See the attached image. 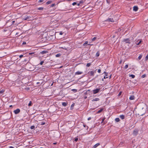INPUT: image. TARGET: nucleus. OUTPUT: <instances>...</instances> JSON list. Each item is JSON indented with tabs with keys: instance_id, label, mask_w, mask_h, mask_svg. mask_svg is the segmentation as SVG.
<instances>
[{
	"instance_id": "obj_6",
	"label": "nucleus",
	"mask_w": 148,
	"mask_h": 148,
	"mask_svg": "<svg viewBox=\"0 0 148 148\" xmlns=\"http://www.w3.org/2000/svg\"><path fill=\"white\" fill-rule=\"evenodd\" d=\"M106 21L111 22H114V20L113 19V18H109L107 20H106Z\"/></svg>"
},
{
	"instance_id": "obj_23",
	"label": "nucleus",
	"mask_w": 148,
	"mask_h": 148,
	"mask_svg": "<svg viewBox=\"0 0 148 148\" xmlns=\"http://www.w3.org/2000/svg\"><path fill=\"white\" fill-rule=\"evenodd\" d=\"M99 55V52H97L96 54V56L98 57Z\"/></svg>"
},
{
	"instance_id": "obj_12",
	"label": "nucleus",
	"mask_w": 148,
	"mask_h": 148,
	"mask_svg": "<svg viewBox=\"0 0 148 148\" xmlns=\"http://www.w3.org/2000/svg\"><path fill=\"white\" fill-rule=\"evenodd\" d=\"M96 73V71H91L90 72V74L91 76H93L94 74Z\"/></svg>"
},
{
	"instance_id": "obj_29",
	"label": "nucleus",
	"mask_w": 148,
	"mask_h": 148,
	"mask_svg": "<svg viewBox=\"0 0 148 148\" xmlns=\"http://www.w3.org/2000/svg\"><path fill=\"white\" fill-rule=\"evenodd\" d=\"M38 9L39 10H42L43 9V8L42 7L39 8H38Z\"/></svg>"
},
{
	"instance_id": "obj_21",
	"label": "nucleus",
	"mask_w": 148,
	"mask_h": 148,
	"mask_svg": "<svg viewBox=\"0 0 148 148\" xmlns=\"http://www.w3.org/2000/svg\"><path fill=\"white\" fill-rule=\"evenodd\" d=\"M61 56V54L60 53L57 54L56 55V57H60Z\"/></svg>"
},
{
	"instance_id": "obj_33",
	"label": "nucleus",
	"mask_w": 148,
	"mask_h": 148,
	"mask_svg": "<svg viewBox=\"0 0 148 148\" xmlns=\"http://www.w3.org/2000/svg\"><path fill=\"white\" fill-rule=\"evenodd\" d=\"M89 91H90V90H88L87 91H86V92L85 93H84L85 95H86L87 94V93H88V92H89Z\"/></svg>"
},
{
	"instance_id": "obj_48",
	"label": "nucleus",
	"mask_w": 148,
	"mask_h": 148,
	"mask_svg": "<svg viewBox=\"0 0 148 148\" xmlns=\"http://www.w3.org/2000/svg\"><path fill=\"white\" fill-rule=\"evenodd\" d=\"M23 56V55H21L19 57L21 58H22Z\"/></svg>"
},
{
	"instance_id": "obj_52",
	"label": "nucleus",
	"mask_w": 148,
	"mask_h": 148,
	"mask_svg": "<svg viewBox=\"0 0 148 148\" xmlns=\"http://www.w3.org/2000/svg\"><path fill=\"white\" fill-rule=\"evenodd\" d=\"M91 119V117H89L88 119V120H90V119Z\"/></svg>"
},
{
	"instance_id": "obj_16",
	"label": "nucleus",
	"mask_w": 148,
	"mask_h": 148,
	"mask_svg": "<svg viewBox=\"0 0 148 148\" xmlns=\"http://www.w3.org/2000/svg\"><path fill=\"white\" fill-rule=\"evenodd\" d=\"M103 110V108L99 110L97 112V113H99L101 112Z\"/></svg>"
},
{
	"instance_id": "obj_8",
	"label": "nucleus",
	"mask_w": 148,
	"mask_h": 148,
	"mask_svg": "<svg viewBox=\"0 0 148 148\" xmlns=\"http://www.w3.org/2000/svg\"><path fill=\"white\" fill-rule=\"evenodd\" d=\"M83 72H82L78 71L75 73V75H79L81 74Z\"/></svg>"
},
{
	"instance_id": "obj_57",
	"label": "nucleus",
	"mask_w": 148,
	"mask_h": 148,
	"mask_svg": "<svg viewBox=\"0 0 148 148\" xmlns=\"http://www.w3.org/2000/svg\"><path fill=\"white\" fill-rule=\"evenodd\" d=\"M64 47V48H63V47H62V48H63V49H66V50L67 49H66V48H65V47Z\"/></svg>"
},
{
	"instance_id": "obj_32",
	"label": "nucleus",
	"mask_w": 148,
	"mask_h": 148,
	"mask_svg": "<svg viewBox=\"0 0 148 148\" xmlns=\"http://www.w3.org/2000/svg\"><path fill=\"white\" fill-rule=\"evenodd\" d=\"M146 76V75L145 74H144V75H143L142 76H141V77L142 78H144Z\"/></svg>"
},
{
	"instance_id": "obj_54",
	"label": "nucleus",
	"mask_w": 148,
	"mask_h": 148,
	"mask_svg": "<svg viewBox=\"0 0 148 148\" xmlns=\"http://www.w3.org/2000/svg\"><path fill=\"white\" fill-rule=\"evenodd\" d=\"M141 41H140L137 44V45H139L141 42Z\"/></svg>"
},
{
	"instance_id": "obj_5",
	"label": "nucleus",
	"mask_w": 148,
	"mask_h": 148,
	"mask_svg": "<svg viewBox=\"0 0 148 148\" xmlns=\"http://www.w3.org/2000/svg\"><path fill=\"white\" fill-rule=\"evenodd\" d=\"M22 18L23 20H25L29 19L30 17H29L28 16L26 15L25 17H23V16H22Z\"/></svg>"
},
{
	"instance_id": "obj_40",
	"label": "nucleus",
	"mask_w": 148,
	"mask_h": 148,
	"mask_svg": "<svg viewBox=\"0 0 148 148\" xmlns=\"http://www.w3.org/2000/svg\"><path fill=\"white\" fill-rule=\"evenodd\" d=\"M121 93H122V92H119V94H118V96H120V95H121Z\"/></svg>"
},
{
	"instance_id": "obj_61",
	"label": "nucleus",
	"mask_w": 148,
	"mask_h": 148,
	"mask_svg": "<svg viewBox=\"0 0 148 148\" xmlns=\"http://www.w3.org/2000/svg\"><path fill=\"white\" fill-rule=\"evenodd\" d=\"M83 126H84V127H86V125H83Z\"/></svg>"
},
{
	"instance_id": "obj_60",
	"label": "nucleus",
	"mask_w": 148,
	"mask_h": 148,
	"mask_svg": "<svg viewBox=\"0 0 148 148\" xmlns=\"http://www.w3.org/2000/svg\"><path fill=\"white\" fill-rule=\"evenodd\" d=\"M56 144H57V143H53V144H54V145H56Z\"/></svg>"
},
{
	"instance_id": "obj_3",
	"label": "nucleus",
	"mask_w": 148,
	"mask_h": 148,
	"mask_svg": "<svg viewBox=\"0 0 148 148\" xmlns=\"http://www.w3.org/2000/svg\"><path fill=\"white\" fill-rule=\"evenodd\" d=\"M99 90H100L99 88L97 89H96L94 90H93V93L94 94H96V93H98L99 91Z\"/></svg>"
},
{
	"instance_id": "obj_44",
	"label": "nucleus",
	"mask_w": 148,
	"mask_h": 148,
	"mask_svg": "<svg viewBox=\"0 0 148 148\" xmlns=\"http://www.w3.org/2000/svg\"><path fill=\"white\" fill-rule=\"evenodd\" d=\"M101 70L100 69H98V72L99 73H100L101 72Z\"/></svg>"
},
{
	"instance_id": "obj_46",
	"label": "nucleus",
	"mask_w": 148,
	"mask_h": 148,
	"mask_svg": "<svg viewBox=\"0 0 148 148\" xmlns=\"http://www.w3.org/2000/svg\"><path fill=\"white\" fill-rule=\"evenodd\" d=\"M73 91H76L77 90L75 89H73L72 90Z\"/></svg>"
},
{
	"instance_id": "obj_28",
	"label": "nucleus",
	"mask_w": 148,
	"mask_h": 148,
	"mask_svg": "<svg viewBox=\"0 0 148 148\" xmlns=\"http://www.w3.org/2000/svg\"><path fill=\"white\" fill-rule=\"evenodd\" d=\"M34 128H35V126L34 125L30 127V128L32 129H34Z\"/></svg>"
},
{
	"instance_id": "obj_4",
	"label": "nucleus",
	"mask_w": 148,
	"mask_h": 148,
	"mask_svg": "<svg viewBox=\"0 0 148 148\" xmlns=\"http://www.w3.org/2000/svg\"><path fill=\"white\" fill-rule=\"evenodd\" d=\"M14 112L15 114H18L20 112V110L19 109H17L16 110H14Z\"/></svg>"
},
{
	"instance_id": "obj_15",
	"label": "nucleus",
	"mask_w": 148,
	"mask_h": 148,
	"mask_svg": "<svg viewBox=\"0 0 148 148\" xmlns=\"http://www.w3.org/2000/svg\"><path fill=\"white\" fill-rule=\"evenodd\" d=\"M120 118H121L122 119H124L125 116L124 115H120L119 116Z\"/></svg>"
},
{
	"instance_id": "obj_47",
	"label": "nucleus",
	"mask_w": 148,
	"mask_h": 148,
	"mask_svg": "<svg viewBox=\"0 0 148 148\" xmlns=\"http://www.w3.org/2000/svg\"><path fill=\"white\" fill-rule=\"evenodd\" d=\"M104 73L105 74V75L106 76H107V74H108L107 73H106V72H104Z\"/></svg>"
},
{
	"instance_id": "obj_37",
	"label": "nucleus",
	"mask_w": 148,
	"mask_h": 148,
	"mask_svg": "<svg viewBox=\"0 0 148 148\" xmlns=\"http://www.w3.org/2000/svg\"><path fill=\"white\" fill-rule=\"evenodd\" d=\"M45 124V123L41 122L40 125H43Z\"/></svg>"
},
{
	"instance_id": "obj_62",
	"label": "nucleus",
	"mask_w": 148,
	"mask_h": 148,
	"mask_svg": "<svg viewBox=\"0 0 148 148\" xmlns=\"http://www.w3.org/2000/svg\"><path fill=\"white\" fill-rule=\"evenodd\" d=\"M15 22V21H12V24H14V23Z\"/></svg>"
},
{
	"instance_id": "obj_55",
	"label": "nucleus",
	"mask_w": 148,
	"mask_h": 148,
	"mask_svg": "<svg viewBox=\"0 0 148 148\" xmlns=\"http://www.w3.org/2000/svg\"><path fill=\"white\" fill-rule=\"evenodd\" d=\"M108 78V77H106L105 76L104 77V78L105 79L106 78Z\"/></svg>"
},
{
	"instance_id": "obj_11",
	"label": "nucleus",
	"mask_w": 148,
	"mask_h": 148,
	"mask_svg": "<svg viewBox=\"0 0 148 148\" xmlns=\"http://www.w3.org/2000/svg\"><path fill=\"white\" fill-rule=\"evenodd\" d=\"M100 144L99 143H97L96 144H95L94 145L92 148H96Z\"/></svg>"
},
{
	"instance_id": "obj_63",
	"label": "nucleus",
	"mask_w": 148,
	"mask_h": 148,
	"mask_svg": "<svg viewBox=\"0 0 148 148\" xmlns=\"http://www.w3.org/2000/svg\"><path fill=\"white\" fill-rule=\"evenodd\" d=\"M88 45H90L91 46V45H93V44H88Z\"/></svg>"
},
{
	"instance_id": "obj_50",
	"label": "nucleus",
	"mask_w": 148,
	"mask_h": 148,
	"mask_svg": "<svg viewBox=\"0 0 148 148\" xmlns=\"http://www.w3.org/2000/svg\"><path fill=\"white\" fill-rule=\"evenodd\" d=\"M26 44V42H23V44H22L23 45H25Z\"/></svg>"
},
{
	"instance_id": "obj_35",
	"label": "nucleus",
	"mask_w": 148,
	"mask_h": 148,
	"mask_svg": "<svg viewBox=\"0 0 148 148\" xmlns=\"http://www.w3.org/2000/svg\"><path fill=\"white\" fill-rule=\"evenodd\" d=\"M4 90H2L0 91V93L1 94L3 93L4 92Z\"/></svg>"
},
{
	"instance_id": "obj_51",
	"label": "nucleus",
	"mask_w": 148,
	"mask_h": 148,
	"mask_svg": "<svg viewBox=\"0 0 148 148\" xmlns=\"http://www.w3.org/2000/svg\"><path fill=\"white\" fill-rule=\"evenodd\" d=\"M34 53H29V54L30 55L32 54H33Z\"/></svg>"
},
{
	"instance_id": "obj_59",
	"label": "nucleus",
	"mask_w": 148,
	"mask_h": 148,
	"mask_svg": "<svg viewBox=\"0 0 148 148\" xmlns=\"http://www.w3.org/2000/svg\"><path fill=\"white\" fill-rule=\"evenodd\" d=\"M121 29H118V32H119V31H121Z\"/></svg>"
},
{
	"instance_id": "obj_34",
	"label": "nucleus",
	"mask_w": 148,
	"mask_h": 148,
	"mask_svg": "<svg viewBox=\"0 0 148 148\" xmlns=\"http://www.w3.org/2000/svg\"><path fill=\"white\" fill-rule=\"evenodd\" d=\"M128 67V65L127 64V65H126L125 66V69H127Z\"/></svg>"
},
{
	"instance_id": "obj_56",
	"label": "nucleus",
	"mask_w": 148,
	"mask_h": 148,
	"mask_svg": "<svg viewBox=\"0 0 148 148\" xmlns=\"http://www.w3.org/2000/svg\"><path fill=\"white\" fill-rule=\"evenodd\" d=\"M9 148H14V147L12 146H10Z\"/></svg>"
},
{
	"instance_id": "obj_14",
	"label": "nucleus",
	"mask_w": 148,
	"mask_h": 148,
	"mask_svg": "<svg viewBox=\"0 0 148 148\" xmlns=\"http://www.w3.org/2000/svg\"><path fill=\"white\" fill-rule=\"evenodd\" d=\"M99 100V99L98 98H96L95 99H93L92 101H97Z\"/></svg>"
},
{
	"instance_id": "obj_18",
	"label": "nucleus",
	"mask_w": 148,
	"mask_h": 148,
	"mask_svg": "<svg viewBox=\"0 0 148 148\" xmlns=\"http://www.w3.org/2000/svg\"><path fill=\"white\" fill-rule=\"evenodd\" d=\"M115 120L116 122H118L120 121V119H119V118H117L115 119Z\"/></svg>"
},
{
	"instance_id": "obj_27",
	"label": "nucleus",
	"mask_w": 148,
	"mask_h": 148,
	"mask_svg": "<svg viewBox=\"0 0 148 148\" xmlns=\"http://www.w3.org/2000/svg\"><path fill=\"white\" fill-rule=\"evenodd\" d=\"M88 42L87 41H86L83 44V45L84 46H85V45H86V44H88Z\"/></svg>"
},
{
	"instance_id": "obj_10",
	"label": "nucleus",
	"mask_w": 148,
	"mask_h": 148,
	"mask_svg": "<svg viewBox=\"0 0 148 148\" xmlns=\"http://www.w3.org/2000/svg\"><path fill=\"white\" fill-rule=\"evenodd\" d=\"M48 53V51L47 50H45L40 52V53L43 54L46 53Z\"/></svg>"
},
{
	"instance_id": "obj_20",
	"label": "nucleus",
	"mask_w": 148,
	"mask_h": 148,
	"mask_svg": "<svg viewBox=\"0 0 148 148\" xmlns=\"http://www.w3.org/2000/svg\"><path fill=\"white\" fill-rule=\"evenodd\" d=\"M142 57V55H140L138 57V58L139 60H140L141 59V58Z\"/></svg>"
},
{
	"instance_id": "obj_31",
	"label": "nucleus",
	"mask_w": 148,
	"mask_h": 148,
	"mask_svg": "<svg viewBox=\"0 0 148 148\" xmlns=\"http://www.w3.org/2000/svg\"><path fill=\"white\" fill-rule=\"evenodd\" d=\"M31 105H32V102L31 101H29V102L28 104V106H31Z\"/></svg>"
},
{
	"instance_id": "obj_38",
	"label": "nucleus",
	"mask_w": 148,
	"mask_h": 148,
	"mask_svg": "<svg viewBox=\"0 0 148 148\" xmlns=\"http://www.w3.org/2000/svg\"><path fill=\"white\" fill-rule=\"evenodd\" d=\"M44 62L43 61L41 62L40 63V64L41 65H42Z\"/></svg>"
},
{
	"instance_id": "obj_24",
	"label": "nucleus",
	"mask_w": 148,
	"mask_h": 148,
	"mask_svg": "<svg viewBox=\"0 0 148 148\" xmlns=\"http://www.w3.org/2000/svg\"><path fill=\"white\" fill-rule=\"evenodd\" d=\"M91 65V64L90 63H88L87 64L86 66L87 67H89Z\"/></svg>"
},
{
	"instance_id": "obj_41",
	"label": "nucleus",
	"mask_w": 148,
	"mask_h": 148,
	"mask_svg": "<svg viewBox=\"0 0 148 148\" xmlns=\"http://www.w3.org/2000/svg\"><path fill=\"white\" fill-rule=\"evenodd\" d=\"M78 140V138H76L74 140L75 141L77 142Z\"/></svg>"
},
{
	"instance_id": "obj_17",
	"label": "nucleus",
	"mask_w": 148,
	"mask_h": 148,
	"mask_svg": "<svg viewBox=\"0 0 148 148\" xmlns=\"http://www.w3.org/2000/svg\"><path fill=\"white\" fill-rule=\"evenodd\" d=\"M62 105L64 106H66L67 105V103L66 102H63Z\"/></svg>"
},
{
	"instance_id": "obj_53",
	"label": "nucleus",
	"mask_w": 148,
	"mask_h": 148,
	"mask_svg": "<svg viewBox=\"0 0 148 148\" xmlns=\"http://www.w3.org/2000/svg\"><path fill=\"white\" fill-rule=\"evenodd\" d=\"M60 35H62L63 34V33L62 32H60Z\"/></svg>"
},
{
	"instance_id": "obj_45",
	"label": "nucleus",
	"mask_w": 148,
	"mask_h": 148,
	"mask_svg": "<svg viewBox=\"0 0 148 148\" xmlns=\"http://www.w3.org/2000/svg\"><path fill=\"white\" fill-rule=\"evenodd\" d=\"M104 120H105V118H103V119H102V122H101V123H102L104 121Z\"/></svg>"
},
{
	"instance_id": "obj_25",
	"label": "nucleus",
	"mask_w": 148,
	"mask_h": 148,
	"mask_svg": "<svg viewBox=\"0 0 148 148\" xmlns=\"http://www.w3.org/2000/svg\"><path fill=\"white\" fill-rule=\"evenodd\" d=\"M75 103H73L71 106V109H73V107L74 106Z\"/></svg>"
},
{
	"instance_id": "obj_42",
	"label": "nucleus",
	"mask_w": 148,
	"mask_h": 148,
	"mask_svg": "<svg viewBox=\"0 0 148 148\" xmlns=\"http://www.w3.org/2000/svg\"><path fill=\"white\" fill-rule=\"evenodd\" d=\"M106 1H107V3H108L109 4L110 3V0H106Z\"/></svg>"
},
{
	"instance_id": "obj_39",
	"label": "nucleus",
	"mask_w": 148,
	"mask_h": 148,
	"mask_svg": "<svg viewBox=\"0 0 148 148\" xmlns=\"http://www.w3.org/2000/svg\"><path fill=\"white\" fill-rule=\"evenodd\" d=\"M44 0H40L38 1V3H41L43 2Z\"/></svg>"
},
{
	"instance_id": "obj_9",
	"label": "nucleus",
	"mask_w": 148,
	"mask_h": 148,
	"mask_svg": "<svg viewBox=\"0 0 148 148\" xmlns=\"http://www.w3.org/2000/svg\"><path fill=\"white\" fill-rule=\"evenodd\" d=\"M138 8L137 6H134L133 7V10H134L135 11H136L138 10Z\"/></svg>"
},
{
	"instance_id": "obj_2",
	"label": "nucleus",
	"mask_w": 148,
	"mask_h": 148,
	"mask_svg": "<svg viewBox=\"0 0 148 148\" xmlns=\"http://www.w3.org/2000/svg\"><path fill=\"white\" fill-rule=\"evenodd\" d=\"M130 40L129 38L124 39L123 40V41L125 42L126 43H130Z\"/></svg>"
},
{
	"instance_id": "obj_58",
	"label": "nucleus",
	"mask_w": 148,
	"mask_h": 148,
	"mask_svg": "<svg viewBox=\"0 0 148 148\" xmlns=\"http://www.w3.org/2000/svg\"><path fill=\"white\" fill-rule=\"evenodd\" d=\"M84 97L85 99H86L87 98V97L86 96H85Z\"/></svg>"
},
{
	"instance_id": "obj_30",
	"label": "nucleus",
	"mask_w": 148,
	"mask_h": 148,
	"mask_svg": "<svg viewBox=\"0 0 148 148\" xmlns=\"http://www.w3.org/2000/svg\"><path fill=\"white\" fill-rule=\"evenodd\" d=\"M96 38H97L96 37H94L92 39V41H94L96 39Z\"/></svg>"
},
{
	"instance_id": "obj_22",
	"label": "nucleus",
	"mask_w": 148,
	"mask_h": 148,
	"mask_svg": "<svg viewBox=\"0 0 148 148\" xmlns=\"http://www.w3.org/2000/svg\"><path fill=\"white\" fill-rule=\"evenodd\" d=\"M51 2H52L51 1H48L46 3V4H49L51 3Z\"/></svg>"
},
{
	"instance_id": "obj_7",
	"label": "nucleus",
	"mask_w": 148,
	"mask_h": 148,
	"mask_svg": "<svg viewBox=\"0 0 148 148\" xmlns=\"http://www.w3.org/2000/svg\"><path fill=\"white\" fill-rule=\"evenodd\" d=\"M138 133V131L137 130H134L133 132V134L135 135L136 136Z\"/></svg>"
},
{
	"instance_id": "obj_49",
	"label": "nucleus",
	"mask_w": 148,
	"mask_h": 148,
	"mask_svg": "<svg viewBox=\"0 0 148 148\" xmlns=\"http://www.w3.org/2000/svg\"><path fill=\"white\" fill-rule=\"evenodd\" d=\"M83 3V1H80V2H79V3L80 4H81Z\"/></svg>"
},
{
	"instance_id": "obj_43",
	"label": "nucleus",
	"mask_w": 148,
	"mask_h": 148,
	"mask_svg": "<svg viewBox=\"0 0 148 148\" xmlns=\"http://www.w3.org/2000/svg\"><path fill=\"white\" fill-rule=\"evenodd\" d=\"M55 5V4H53L51 5V7H53Z\"/></svg>"
},
{
	"instance_id": "obj_36",
	"label": "nucleus",
	"mask_w": 148,
	"mask_h": 148,
	"mask_svg": "<svg viewBox=\"0 0 148 148\" xmlns=\"http://www.w3.org/2000/svg\"><path fill=\"white\" fill-rule=\"evenodd\" d=\"M77 3L76 2H74L73 3L72 5H75L77 4Z\"/></svg>"
},
{
	"instance_id": "obj_64",
	"label": "nucleus",
	"mask_w": 148,
	"mask_h": 148,
	"mask_svg": "<svg viewBox=\"0 0 148 148\" xmlns=\"http://www.w3.org/2000/svg\"><path fill=\"white\" fill-rule=\"evenodd\" d=\"M80 4L79 3H78V4H77V5L78 6H79V5H80Z\"/></svg>"
},
{
	"instance_id": "obj_26",
	"label": "nucleus",
	"mask_w": 148,
	"mask_h": 148,
	"mask_svg": "<svg viewBox=\"0 0 148 148\" xmlns=\"http://www.w3.org/2000/svg\"><path fill=\"white\" fill-rule=\"evenodd\" d=\"M148 59V54L146 56L145 58V60L146 61H147Z\"/></svg>"
},
{
	"instance_id": "obj_1",
	"label": "nucleus",
	"mask_w": 148,
	"mask_h": 148,
	"mask_svg": "<svg viewBox=\"0 0 148 148\" xmlns=\"http://www.w3.org/2000/svg\"><path fill=\"white\" fill-rule=\"evenodd\" d=\"M146 112V110L145 108H143L142 110H140L139 112V113L138 114L139 115H140L141 116H142L145 114Z\"/></svg>"
},
{
	"instance_id": "obj_13",
	"label": "nucleus",
	"mask_w": 148,
	"mask_h": 148,
	"mask_svg": "<svg viewBox=\"0 0 148 148\" xmlns=\"http://www.w3.org/2000/svg\"><path fill=\"white\" fill-rule=\"evenodd\" d=\"M135 97L133 95H131L129 99L131 100H133L134 99Z\"/></svg>"
},
{
	"instance_id": "obj_19",
	"label": "nucleus",
	"mask_w": 148,
	"mask_h": 148,
	"mask_svg": "<svg viewBox=\"0 0 148 148\" xmlns=\"http://www.w3.org/2000/svg\"><path fill=\"white\" fill-rule=\"evenodd\" d=\"M130 76L132 78H134L135 77V76L134 75L132 74L130 75Z\"/></svg>"
}]
</instances>
